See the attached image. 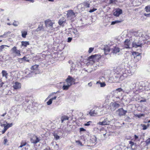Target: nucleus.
I'll return each instance as SVG.
<instances>
[{"label": "nucleus", "mask_w": 150, "mask_h": 150, "mask_svg": "<svg viewBox=\"0 0 150 150\" xmlns=\"http://www.w3.org/2000/svg\"><path fill=\"white\" fill-rule=\"evenodd\" d=\"M130 40L129 39H126L124 42V48L126 49H130L131 48L130 47Z\"/></svg>", "instance_id": "11"}, {"label": "nucleus", "mask_w": 150, "mask_h": 150, "mask_svg": "<svg viewBox=\"0 0 150 150\" xmlns=\"http://www.w3.org/2000/svg\"><path fill=\"white\" fill-rule=\"evenodd\" d=\"M42 28V25H39L38 28L35 31L38 32L40 31Z\"/></svg>", "instance_id": "35"}, {"label": "nucleus", "mask_w": 150, "mask_h": 150, "mask_svg": "<svg viewBox=\"0 0 150 150\" xmlns=\"http://www.w3.org/2000/svg\"><path fill=\"white\" fill-rule=\"evenodd\" d=\"M128 71L125 70L124 72L123 73L122 75L120 76V78H119L120 80H122L125 79V78L127 77L129 75L128 73Z\"/></svg>", "instance_id": "14"}, {"label": "nucleus", "mask_w": 150, "mask_h": 150, "mask_svg": "<svg viewBox=\"0 0 150 150\" xmlns=\"http://www.w3.org/2000/svg\"><path fill=\"white\" fill-rule=\"evenodd\" d=\"M56 92H53L51 93L50 95H49L48 96V97L47 98H50L51 97V96L53 95L54 93H56Z\"/></svg>", "instance_id": "55"}, {"label": "nucleus", "mask_w": 150, "mask_h": 150, "mask_svg": "<svg viewBox=\"0 0 150 150\" xmlns=\"http://www.w3.org/2000/svg\"><path fill=\"white\" fill-rule=\"evenodd\" d=\"M22 36L24 38L26 37L27 34V32L26 31H22L21 32Z\"/></svg>", "instance_id": "27"}, {"label": "nucleus", "mask_w": 150, "mask_h": 150, "mask_svg": "<svg viewBox=\"0 0 150 150\" xmlns=\"http://www.w3.org/2000/svg\"><path fill=\"white\" fill-rule=\"evenodd\" d=\"M112 106L114 108H115V109L116 108L119 107L120 105L118 103H113Z\"/></svg>", "instance_id": "34"}, {"label": "nucleus", "mask_w": 150, "mask_h": 150, "mask_svg": "<svg viewBox=\"0 0 150 150\" xmlns=\"http://www.w3.org/2000/svg\"><path fill=\"white\" fill-rule=\"evenodd\" d=\"M88 85L89 87H91L92 86V83L91 82H90L88 83Z\"/></svg>", "instance_id": "63"}, {"label": "nucleus", "mask_w": 150, "mask_h": 150, "mask_svg": "<svg viewBox=\"0 0 150 150\" xmlns=\"http://www.w3.org/2000/svg\"><path fill=\"white\" fill-rule=\"evenodd\" d=\"M4 124H1V125L2 127H4L1 132L2 134L4 133L8 128L12 127L13 125L12 123H8L6 121L4 122Z\"/></svg>", "instance_id": "3"}, {"label": "nucleus", "mask_w": 150, "mask_h": 150, "mask_svg": "<svg viewBox=\"0 0 150 150\" xmlns=\"http://www.w3.org/2000/svg\"><path fill=\"white\" fill-rule=\"evenodd\" d=\"M134 115L136 117H137L138 118H140L144 116V115L143 114H135Z\"/></svg>", "instance_id": "42"}, {"label": "nucleus", "mask_w": 150, "mask_h": 150, "mask_svg": "<svg viewBox=\"0 0 150 150\" xmlns=\"http://www.w3.org/2000/svg\"><path fill=\"white\" fill-rule=\"evenodd\" d=\"M21 44L22 46L26 47L27 45H29V43L28 41H22L21 42Z\"/></svg>", "instance_id": "25"}, {"label": "nucleus", "mask_w": 150, "mask_h": 150, "mask_svg": "<svg viewBox=\"0 0 150 150\" xmlns=\"http://www.w3.org/2000/svg\"><path fill=\"white\" fill-rule=\"evenodd\" d=\"M130 120H131L130 118L128 116L125 119V120L128 122Z\"/></svg>", "instance_id": "56"}, {"label": "nucleus", "mask_w": 150, "mask_h": 150, "mask_svg": "<svg viewBox=\"0 0 150 150\" xmlns=\"http://www.w3.org/2000/svg\"><path fill=\"white\" fill-rule=\"evenodd\" d=\"M142 43L139 41H134L132 43V47L134 48H137L139 47H142Z\"/></svg>", "instance_id": "9"}, {"label": "nucleus", "mask_w": 150, "mask_h": 150, "mask_svg": "<svg viewBox=\"0 0 150 150\" xmlns=\"http://www.w3.org/2000/svg\"><path fill=\"white\" fill-rule=\"evenodd\" d=\"M82 4L86 8H89L90 7V4L88 2L85 1Z\"/></svg>", "instance_id": "24"}, {"label": "nucleus", "mask_w": 150, "mask_h": 150, "mask_svg": "<svg viewBox=\"0 0 150 150\" xmlns=\"http://www.w3.org/2000/svg\"><path fill=\"white\" fill-rule=\"evenodd\" d=\"M40 137H38L37 136L34 135L31 138L30 141L32 143L36 144L39 142L40 140Z\"/></svg>", "instance_id": "7"}, {"label": "nucleus", "mask_w": 150, "mask_h": 150, "mask_svg": "<svg viewBox=\"0 0 150 150\" xmlns=\"http://www.w3.org/2000/svg\"><path fill=\"white\" fill-rule=\"evenodd\" d=\"M67 15L68 19L69 20H72L75 18L76 16L75 13L72 10H68Z\"/></svg>", "instance_id": "5"}, {"label": "nucleus", "mask_w": 150, "mask_h": 150, "mask_svg": "<svg viewBox=\"0 0 150 150\" xmlns=\"http://www.w3.org/2000/svg\"><path fill=\"white\" fill-rule=\"evenodd\" d=\"M122 13V10L120 8L116 9L113 13L114 15L116 16H118Z\"/></svg>", "instance_id": "15"}, {"label": "nucleus", "mask_w": 150, "mask_h": 150, "mask_svg": "<svg viewBox=\"0 0 150 150\" xmlns=\"http://www.w3.org/2000/svg\"><path fill=\"white\" fill-rule=\"evenodd\" d=\"M19 59L21 60H24L25 61H26L28 62L29 61V60L27 59V58L25 57H23L22 58Z\"/></svg>", "instance_id": "48"}, {"label": "nucleus", "mask_w": 150, "mask_h": 150, "mask_svg": "<svg viewBox=\"0 0 150 150\" xmlns=\"http://www.w3.org/2000/svg\"><path fill=\"white\" fill-rule=\"evenodd\" d=\"M19 24V23L18 21H14L13 23V25L15 26H17Z\"/></svg>", "instance_id": "40"}, {"label": "nucleus", "mask_w": 150, "mask_h": 150, "mask_svg": "<svg viewBox=\"0 0 150 150\" xmlns=\"http://www.w3.org/2000/svg\"><path fill=\"white\" fill-rule=\"evenodd\" d=\"M9 47V46H8L7 45H2L0 46V51H3V49L5 48V47Z\"/></svg>", "instance_id": "39"}, {"label": "nucleus", "mask_w": 150, "mask_h": 150, "mask_svg": "<svg viewBox=\"0 0 150 150\" xmlns=\"http://www.w3.org/2000/svg\"><path fill=\"white\" fill-rule=\"evenodd\" d=\"M76 142L77 143L78 145H80L81 146H83V144H82V143L80 141H76Z\"/></svg>", "instance_id": "49"}, {"label": "nucleus", "mask_w": 150, "mask_h": 150, "mask_svg": "<svg viewBox=\"0 0 150 150\" xmlns=\"http://www.w3.org/2000/svg\"><path fill=\"white\" fill-rule=\"evenodd\" d=\"M100 58V55L98 54L92 55L89 57V59L90 61H92L94 62H98L99 59Z\"/></svg>", "instance_id": "4"}, {"label": "nucleus", "mask_w": 150, "mask_h": 150, "mask_svg": "<svg viewBox=\"0 0 150 150\" xmlns=\"http://www.w3.org/2000/svg\"><path fill=\"white\" fill-rule=\"evenodd\" d=\"M52 100L51 98L49 99V100L47 102V104L48 105H50L52 103Z\"/></svg>", "instance_id": "47"}, {"label": "nucleus", "mask_w": 150, "mask_h": 150, "mask_svg": "<svg viewBox=\"0 0 150 150\" xmlns=\"http://www.w3.org/2000/svg\"><path fill=\"white\" fill-rule=\"evenodd\" d=\"M104 50L105 54L106 55L108 54V52H109L110 51V49L108 46H106L104 48Z\"/></svg>", "instance_id": "19"}, {"label": "nucleus", "mask_w": 150, "mask_h": 150, "mask_svg": "<svg viewBox=\"0 0 150 150\" xmlns=\"http://www.w3.org/2000/svg\"><path fill=\"white\" fill-rule=\"evenodd\" d=\"M97 10V9L96 8H93V9H91L89 11V12L90 13H92V12H93L94 11H96V10Z\"/></svg>", "instance_id": "52"}, {"label": "nucleus", "mask_w": 150, "mask_h": 150, "mask_svg": "<svg viewBox=\"0 0 150 150\" xmlns=\"http://www.w3.org/2000/svg\"><path fill=\"white\" fill-rule=\"evenodd\" d=\"M100 109V108L98 107L93 108L88 112V114L91 116H95L96 115H100V113L98 112V111Z\"/></svg>", "instance_id": "2"}, {"label": "nucleus", "mask_w": 150, "mask_h": 150, "mask_svg": "<svg viewBox=\"0 0 150 150\" xmlns=\"http://www.w3.org/2000/svg\"><path fill=\"white\" fill-rule=\"evenodd\" d=\"M99 108H100V109L98 111V112L99 113H100V115H101L102 114H103V113H101V111H102V108L100 107Z\"/></svg>", "instance_id": "51"}, {"label": "nucleus", "mask_w": 150, "mask_h": 150, "mask_svg": "<svg viewBox=\"0 0 150 150\" xmlns=\"http://www.w3.org/2000/svg\"><path fill=\"white\" fill-rule=\"evenodd\" d=\"M132 54L134 56L135 59H137L136 61H138L141 58V54L138 52H133L132 53Z\"/></svg>", "instance_id": "12"}, {"label": "nucleus", "mask_w": 150, "mask_h": 150, "mask_svg": "<svg viewBox=\"0 0 150 150\" xmlns=\"http://www.w3.org/2000/svg\"><path fill=\"white\" fill-rule=\"evenodd\" d=\"M72 38H69L68 39V42H70L71 41Z\"/></svg>", "instance_id": "61"}, {"label": "nucleus", "mask_w": 150, "mask_h": 150, "mask_svg": "<svg viewBox=\"0 0 150 150\" xmlns=\"http://www.w3.org/2000/svg\"><path fill=\"white\" fill-rule=\"evenodd\" d=\"M101 134H102L104 137H105L106 134H107L106 131L105 129H103L101 130Z\"/></svg>", "instance_id": "37"}, {"label": "nucleus", "mask_w": 150, "mask_h": 150, "mask_svg": "<svg viewBox=\"0 0 150 150\" xmlns=\"http://www.w3.org/2000/svg\"><path fill=\"white\" fill-rule=\"evenodd\" d=\"M2 74L3 76L5 77L6 79L7 78L8 74L6 71L3 70L2 71Z\"/></svg>", "instance_id": "26"}, {"label": "nucleus", "mask_w": 150, "mask_h": 150, "mask_svg": "<svg viewBox=\"0 0 150 150\" xmlns=\"http://www.w3.org/2000/svg\"><path fill=\"white\" fill-rule=\"evenodd\" d=\"M127 71H128L127 72L129 75H132L134 74L135 71V69L132 67L129 70H127Z\"/></svg>", "instance_id": "18"}, {"label": "nucleus", "mask_w": 150, "mask_h": 150, "mask_svg": "<svg viewBox=\"0 0 150 150\" xmlns=\"http://www.w3.org/2000/svg\"><path fill=\"white\" fill-rule=\"evenodd\" d=\"M129 144H130V146L132 147V145L134 144V143L132 141H129Z\"/></svg>", "instance_id": "62"}, {"label": "nucleus", "mask_w": 150, "mask_h": 150, "mask_svg": "<svg viewBox=\"0 0 150 150\" xmlns=\"http://www.w3.org/2000/svg\"><path fill=\"white\" fill-rule=\"evenodd\" d=\"M144 15L145 16H147V17H150V13H144Z\"/></svg>", "instance_id": "59"}, {"label": "nucleus", "mask_w": 150, "mask_h": 150, "mask_svg": "<svg viewBox=\"0 0 150 150\" xmlns=\"http://www.w3.org/2000/svg\"><path fill=\"white\" fill-rule=\"evenodd\" d=\"M120 49L118 47H115L114 48L113 50V53L116 54L120 52Z\"/></svg>", "instance_id": "29"}, {"label": "nucleus", "mask_w": 150, "mask_h": 150, "mask_svg": "<svg viewBox=\"0 0 150 150\" xmlns=\"http://www.w3.org/2000/svg\"><path fill=\"white\" fill-rule=\"evenodd\" d=\"M137 83V80L132 79L128 80L126 82L127 85L131 89H134L135 88Z\"/></svg>", "instance_id": "1"}, {"label": "nucleus", "mask_w": 150, "mask_h": 150, "mask_svg": "<svg viewBox=\"0 0 150 150\" xmlns=\"http://www.w3.org/2000/svg\"><path fill=\"white\" fill-rule=\"evenodd\" d=\"M112 78L113 79L112 80V82H113L116 83H118L119 82V78L118 77H117L116 76H115L114 77H111L110 78V79H112Z\"/></svg>", "instance_id": "21"}, {"label": "nucleus", "mask_w": 150, "mask_h": 150, "mask_svg": "<svg viewBox=\"0 0 150 150\" xmlns=\"http://www.w3.org/2000/svg\"><path fill=\"white\" fill-rule=\"evenodd\" d=\"M11 50L12 51L13 53H14L17 56H20L21 55L20 51L17 49L16 47L14 46L11 49Z\"/></svg>", "instance_id": "13"}, {"label": "nucleus", "mask_w": 150, "mask_h": 150, "mask_svg": "<svg viewBox=\"0 0 150 150\" xmlns=\"http://www.w3.org/2000/svg\"><path fill=\"white\" fill-rule=\"evenodd\" d=\"M70 86L69 85L64 83L62 87L63 89L65 90H67Z\"/></svg>", "instance_id": "22"}, {"label": "nucleus", "mask_w": 150, "mask_h": 150, "mask_svg": "<svg viewBox=\"0 0 150 150\" xmlns=\"http://www.w3.org/2000/svg\"><path fill=\"white\" fill-rule=\"evenodd\" d=\"M71 32L72 33H74L75 35V36H77L78 31L76 29H72L71 31Z\"/></svg>", "instance_id": "31"}, {"label": "nucleus", "mask_w": 150, "mask_h": 150, "mask_svg": "<svg viewBox=\"0 0 150 150\" xmlns=\"http://www.w3.org/2000/svg\"><path fill=\"white\" fill-rule=\"evenodd\" d=\"M65 21L64 18L63 17L59 20L58 23L59 25H62L63 23L65 22Z\"/></svg>", "instance_id": "20"}, {"label": "nucleus", "mask_w": 150, "mask_h": 150, "mask_svg": "<svg viewBox=\"0 0 150 150\" xmlns=\"http://www.w3.org/2000/svg\"><path fill=\"white\" fill-rule=\"evenodd\" d=\"M94 48L91 47L89 48L88 52L89 53H91L93 50Z\"/></svg>", "instance_id": "50"}, {"label": "nucleus", "mask_w": 150, "mask_h": 150, "mask_svg": "<svg viewBox=\"0 0 150 150\" xmlns=\"http://www.w3.org/2000/svg\"><path fill=\"white\" fill-rule=\"evenodd\" d=\"M38 65H35L33 66H32L31 68V69L32 70H36L38 69Z\"/></svg>", "instance_id": "33"}, {"label": "nucleus", "mask_w": 150, "mask_h": 150, "mask_svg": "<svg viewBox=\"0 0 150 150\" xmlns=\"http://www.w3.org/2000/svg\"><path fill=\"white\" fill-rule=\"evenodd\" d=\"M103 1L106 3L108 5L112 4L113 2V0H103Z\"/></svg>", "instance_id": "32"}, {"label": "nucleus", "mask_w": 150, "mask_h": 150, "mask_svg": "<svg viewBox=\"0 0 150 150\" xmlns=\"http://www.w3.org/2000/svg\"><path fill=\"white\" fill-rule=\"evenodd\" d=\"M141 126L142 127V129L143 130H145L147 128V127L146 125H145L144 124H141Z\"/></svg>", "instance_id": "45"}, {"label": "nucleus", "mask_w": 150, "mask_h": 150, "mask_svg": "<svg viewBox=\"0 0 150 150\" xmlns=\"http://www.w3.org/2000/svg\"><path fill=\"white\" fill-rule=\"evenodd\" d=\"M8 142V140L7 139H5L4 141V144L5 145H6L7 142Z\"/></svg>", "instance_id": "58"}, {"label": "nucleus", "mask_w": 150, "mask_h": 150, "mask_svg": "<svg viewBox=\"0 0 150 150\" xmlns=\"http://www.w3.org/2000/svg\"><path fill=\"white\" fill-rule=\"evenodd\" d=\"M27 144L26 142L25 141H22L20 143V145L19 147V148H21L23 146H25Z\"/></svg>", "instance_id": "23"}, {"label": "nucleus", "mask_w": 150, "mask_h": 150, "mask_svg": "<svg viewBox=\"0 0 150 150\" xmlns=\"http://www.w3.org/2000/svg\"><path fill=\"white\" fill-rule=\"evenodd\" d=\"M121 21H120V20H116V21H113L111 22V25H114L116 23L121 22Z\"/></svg>", "instance_id": "38"}, {"label": "nucleus", "mask_w": 150, "mask_h": 150, "mask_svg": "<svg viewBox=\"0 0 150 150\" xmlns=\"http://www.w3.org/2000/svg\"><path fill=\"white\" fill-rule=\"evenodd\" d=\"M91 140L93 143H95L96 141L97 138L96 137L93 136L91 137Z\"/></svg>", "instance_id": "28"}, {"label": "nucleus", "mask_w": 150, "mask_h": 150, "mask_svg": "<svg viewBox=\"0 0 150 150\" xmlns=\"http://www.w3.org/2000/svg\"><path fill=\"white\" fill-rule=\"evenodd\" d=\"M75 81V79L70 76H69L67 78L66 80L65 83L71 86L72 85V83L74 82Z\"/></svg>", "instance_id": "6"}, {"label": "nucleus", "mask_w": 150, "mask_h": 150, "mask_svg": "<svg viewBox=\"0 0 150 150\" xmlns=\"http://www.w3.org/2000/svg\"><path fill=\"white\" fill-rule=\"evenodd\" d=\"M74 64H72L71 67L70 69L71 70H74Z\"/></svg>", "instance_id": "57"}, {"label": "nucleus", "mask_w": 150, "mask_h": 150, "mask_svg": "<svg viewBox=\"0 0 150 150\" xmlns=\"http://www.w3.org/2000/svg\"><path fill=\"white\" fill-rule=\"evenodd\" d=\"M80 131H85L86 130L85 129H84L83 128H80Z\"/></svg>", "instance_id": "60"}, {"label": "nucleus", "mask_w": 150, "mask_h": 150, "mask_svg": "<svg viewBox=\"0 0 150 150\" xmlns=\"http://www.w3.org/2000/svg\"><path fill=\"white\" fill-rule=\"evenodd\" d=\"M99 83L100 84V86L101 87H104L105 86V83H101L99 82V81H97V84Z\"/></svg>", "instance_id": "43"}, {"label": "nucleus", "mask_w": 150, "mask_h": 150, "mask_svg": "<svg viewBox=\"0 0 150 150\" xmlns=\"http://www.w3.org/2000/svg\"><path fill=\"white\" fill-rule=\"evenodd\" d=\"M92 122L91 121H89L87 123H85L84 125L86 126H89L90 125V123H91Z\"/></svg>", "instance_id": "53"}, {"label": "nucleus", "mask_w": 150, "mask_h": 150, "mask_svg": "<svg viewBox=\"0 0 150 150\" xmlns=\"http://www.w3.org/2000/svg\"><path fill=\"white\" fill-rule=\"evenodd\" d=\"M13 87L15 89H20L21 87V84L19 83L16 82L13 84Z\"/></svg>", "instance_id": "17"}, {"label": "nucleus", "mask_w": 150, "mask_h": 150, "mask_svg": "<svg viewBox=\"0 0 150 150\" xmlns=\"http://www.w3.org/2000/svg\"><path fill=\"white\" fill-rule=\"evenodd\" d=\"M127 112V110H124L122 108L118 109L116 111V113L120 116H122L125 115Z\"/></svg>", "instance_id": "8"}, {"label": "nucleus", "mask_w": 150, "mask_h": 150, "mask_svg": "<svg viewBox=\"0 0 150 150\" xmlns=\"http://www.w3.org/2000/svg\"><path fill=\"white\" fill-rule=\"evenodd\" d=\"M69 119V117L67 116H63L61 117V121L62 122V123L64 121L66 120H68Z\"/></svg>", "instance_id": "30"}, {"label": "nucleus", "mask_w": 150, "mask_h": 150, "mask_svg": "<svg viewBox=\"0 0 150 150\" xmlns=\"http://www.w3.org/2000/svg\"><path fill=\"white\" fill-rule=\"evenodd\" d=\"M110 123V121L108 120L107 118H105L104 120L102 122H99L98 124L102 125H108Z\"/></svg>", "instance_id": "16"}, {"label": "nucleus", "mask_w": 150, "mask_h": 150, "mask_svg": "<svg viewBox=\"0 0 150 150\" xmlns=\"http://www.w3.org/2000/svg\"><path fill=\"white\" fill-rule=\"evenodd\" d=\"M140 102H146V99L142 100H140Z\"/></svg>", "instance_id": "64"}, {"label": "nucleus", "mask_w": 150, "mask_h": 150, "mask_svg": "<svg viewBox=\"0 0 150 150\" xmlns=\"http://www.w3.org/2000/svg\"><path fill=\"white\" fill-rule=\"evenodd\" d=\"M45 25L47 28H53L52 26L54 23L52 22L51 20L47 19L45 21Z\"/></svg>", "instance_id": "10"}, {"label": "nucleus", "mask_w": 150, "mask_h": 150, "mask_svg": "<svg viewBox=\"0 0 150 150\" xmlns=\"http://www.w3.org/2000/svg\"><path fill=\"white\" fill-rule=\"evenodd\" d=\"M122 90H123V89L121 88H119L117 89L116 90V91H117L119 92H120L122 91Z\"/></svg>", "instance_id": "54"}, {"label": "nucleus", "mask_w": 150, "mask_h": 150, "mask_svg": "<svg viewBox=\"0 0 150 150\" xmlns=\"http://www.w3.org/2000/svg\"><path fill=\"white\" fill-rule=\"evenodd\" d=\"M145 9L147 12H150V5L146 6L145 7Z\"/></svg>", "instance_id": "36"}, {"label": "nucleus", "mask_w": 150, "mask_h": 150, "mask_svg": "<svg viewBox=\"0 0 150 150\" xmlns=\"http://www.w3.org/2000/svg\"><path fill=\"white\" fill-rule=\"evenodd\" d=\"M146 143L147 145H150V137L146 140Z\"/></svg>", "instance_id": "46"}, {"label": "nucleus", "mask_w": 150, "mask_h": 150, "mask_svg": "<svg viewBox=\"0 0 150 150\" xmlns=\"http://www.w3.org/2000/svg\"><path fill=\"white\" fill-rule=\"evenodd\" d=\"M54 136L56 140H57L59 139V137L56 133H54Z\"/></svg>", "instance_id": "44"}, {"label": "nucleus", "mask_w": 150, "mask_h": 150, "mask_svg": "<svg viewBox=\"0 0 150 150\" xmlns=\"http://www.w3.org/2000/svg\"><path fill=\"white\" fill-rule=\"evenodd\" d=\"M8 33H10L9 32H7L5 33L3 35L0 36V37H3V38H6V36L7 35H8Z\"/></svg>", "instance_id": "41"}]
</instances>
